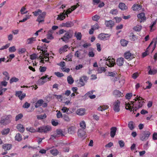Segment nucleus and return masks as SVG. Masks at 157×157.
<instances>
[{
    "label": "nucleus",
    "mask_w": 157,
    "mask_h": 157,
    "mask_svg": "<svg viewBox=\"0 0 157 157\" xmlns=\"http://www.w3.org/2000/svg\"><path fill=\"white\" fill-rule=\"evenodd\" d=\"M143 98L140 96H137L133 100L130 102H126L125 109L131 112L136 111L137 109L142 107L143 105L144 101Z\"/></svg>",
    "instance_id": "nucleus-1"
},
{
    "label": "nucleus",
    "mask_w": 157,
    "mask_h": 157,
    "mask_svg": "<svg viewBox=\"0 0 157 157\" xmlns=\"http://www.w3.org/2000/svg\"><path fill=\"white\" fill-rule=\"evenodd\" d=\"M52 130L51 127L48 125L43 126L37 128V132L40 133H47Z\"/></svg>",
    "instance_id": "nucleus-2"
},
{
    "label": "nucleus",
    "mask_w": 157,
    "mask_h": 157,
    "mask_svg": "<svg viewBox=\"0 0 157 157\" xmlns=\"http://www.w3.org/2000/svg\"><path fill=\"white\" fill-rule=\"evenodd\" d=\"M73 34V32L72 30H69L67 31L64 36L61 38L63 41L66 43L68 42L69 39L71 38Z\"/></svg>",
    "instance_id": "nucleus-3"
},
{
    "label": "nucleus",
    "mask_w": 157,
    "mask_h": 157,
    "mask_svg": "<svg viewBox=\"0 0 157 157\" xmlns=\"http://www.w3.org/2000/svg\"><path fill=\"white\" fill-rule=\"evenodd\" d=\"M150 134L151 133L149 131H144L140 135V139L143 141H146L148 139Z\"/></svg>",
    "instance_id": "nucleus-4"
},
{
    "label": "nucleus",
    "mask_w": 157,
    "mask_h": 157,
    "mask_svg": "<svg viewBox=\"0 0 157 157\" xmlns=\"http://www.w3.org/2000/svg\"><path fill=\"white\" fill-rule=\"evenodd\" d=\"M63 136L62 130L61 129H57L56 130V133L51 136L50 139L53 140L58 137Z\"/></svg>",
    "instance_id": "nucleus-5"
},
{
    "label": "nucleus",
    "mask_w": 157,
    "mask_h": 157,
    "mask_svg": "<svg viewBox=\"0 0 157 157\" xmlns=\"http://www.w3.org/2000/svg\"><path fill=\"white\" fill-rule=\"evenodd\" d=\"M46 13L45 12H42L40 14L36 19V21L39 22V23L44 22V19L46 15Z\"/></svg>",
    "instance_id": "nucleus-6"
},
{
    "label": "nucleus",
    "mask_w": 157,
    "mask_h": 157,
    "mask_svg": "<svg viewBox=\"0 0 157 157\" xmlns=\"http://www.w3.org/2000/svg\"><path fill=\"white\" fill-rule=\"evenodd\" d=\"M110 36V35L109 34L101 33L98 36V38L100 40H105L109 39Z\"/></svg>",
    "instance_id": "nucleus-7"
},
{
    "label": "nucleus",
    "mask_w": 157,
    "mask_h": 157,
    "mask_svg": "<svg viewBox=\"0 0 157 157\" xmlns=\"http://www.w3.org/2000/svg\"><path fill=\"white\" fill-rule=\"evenodd\" d=\"M109 57L106 60L107 62L106 63L107 65L109 67H112L115 64V60L113 58H109Z\"/></svg>",
    "instance_id": "nucleus-8"
},
{
    "label": "nucleus",
    "mask_w": 157,
    "mask_h": 157,
    "mask_svg": "<svg viewBox=\"0 0 157 157\" xmlns=\"http://www.w3.org/2000/svg\"><path fill=\"white\" fill-rule=\"evenodd\" d=\"M120 102L118 100L115 101L114 103L113 109L115 112H118L120 111Z\"/></svg>",
    "instance_id": "nucleus-9"
},
{
    "label": "nucleus",
    "mask_w": 157,
    "mask_h": 157,
    "mask_svg": "<svg viewBox=\"0 0 157 157\" xmlns=\"http://www.w3.org/2000/svg\"><path fill=\"white\" fill-rule=\"evenodd\" d=\"M76 113L79 116H83L86 113V109L83 108H79L77 109Z\"/></svg>",
    "instance_id": "nucleus-10"
},
{
    "label": "nucleus",
    "mask_w": 157,
    "mask_h": 157,
    "mask_svg": "<svg viewBox=\"0 0 157 157\" xmlns=\"http://www.w3.org/2000/svg\"><path fill=\"white\" fill-rule=\"evenodd\" d=\"M74 24L73 22L71 21H67L66 23H62L61 26L65 27L70 28L73 26Z\"/></svg>",
    "instance_id": "nucleus-11"
},
{
    "label": "nucleus",
    "mask_w": 157,
    "mask_h": 157,
    "mask_svg": "<svg viewBox=\"0 0 157 157\" xmlns=\"http://www.w3.org/2000/svg\"><path fill=\"white\" fill-rule=\"evenodd\" d=\"M65 10L63 13H61L57 16L56 19L58 20L63 21L65 18L66 15Z\"/></svg>",
    "instance_id": "nucleus-12"
},
{
    "label": "nucleus",
    "mask_w": 157,
    "mask_h": 157,
    "mask_svg": "<svg viewBox=\"0 0 157 157\" xmlns=\"http://www.w3.org/2000/svg\"><path fill=\"white\" fill-rule=\"evenodd\" d=\"M48 76L46 75L45 76H43L39 81V82L41 84H43L44 82L48 81V79L50 80V78H48Z\"/></svg>",
    "instance_id": "nucleus-13"
},
{
    "label": "nucleus",
    "mask_w": 157,
    "mask_h": 157,
    "mask_svg": "<svg viewBox=\"0 0 157 157\" xmlns=\"http://www.w3.org/2000/svg\"><path fill=\"white\" fill-rule=\"evenodd\" d=\"M79 6V5L77 3L76 5L73 6L71 7L72 9V10H71V9L70 8L68 9L66 11H65V13H66L65 15H67V17H68V15L71 13L72 10H73L76 9V8Z\"/></svg>",
    "instance_id": "nucleus-14"
},
{
    "label": "nucleus",
    "mask_w": 157,
    "mask_h": 157,
    "mask_svg": "<svg viewBox=\"0 0 157 157\" xmlns=\"http://www.w3.org/2000/svg\"><path fill=\"white\" fill-rule=\"evenodd\" d=\"M138 18L141 20L140 22L141 23L143 21H144L146 19V17L145 16V13H141L137 15Z\"/></svg>",
    "instance_id": "nucleus-15"
},
{
    "label": "nucleus",
    "mask_w": 157,
    "mask_h": 157,
    "mask_svg": "<svg viewBox=\"0 0 157 157\" xmlns=\"http://www.w3.org/2000/svg\"><path fill=\"white\" fill-rule=\"evenodd\" d=\"M142 8L141 5L138 4H134L132 6V9L134 11H139Z\"/></svg>",
    "instance_id": "nucleus-16"
},
{
    "label": "nucleus",
    "mask_w": 157,
    "mask_h": 157,
    "mask_svg": "<svg viewBox=\"0 0 157 157\" xmlns=\"http://www.w3.org/2000/svg\"><path fill=\"white\" fill-rule=\"evenodd\" d=\"M36 40V37H32L27 39L26 40V43L27 44H31Z\"/></svg>",
    "instance_id": "nucleus-17"
},
{
    "label": "nucleus",
    "mask_w": 157,
    "mask_h": 157,
    "mask_svg": "<svg viewBox=\"0 0 157 157\" xmlns=\"http://www.w3.org/2000/svg\"><path fill=\"white\" fill-rule=\"evenodd\" d=\"M84 130L82 129H80L78 130V135L79 137H82L85 136L86 132Z\"/></svg>",
    "instance_id": "nucleus-18"
},
{
    "label": "nucleus",
    "mask_w": 157,
    "mask_h": 157,
    "mask_svg": "<svg viewBox=\"0 0 157 157\" xmlns=\"http://www.w3.org/2000/svg\"><path fill=\"white\" fill-rule=\"evenodd\" d=\"M124 59L123 58L120 57L118 58L116 61L117 64L119 66L123 65L124 63Z\"/></svg>",
    "instance_id": "nucleus-19"
},
{
    "label": "nucleus",
    "mask_w": 157,
    "mask_h": 157,
    "mask_svg": "<svg viewBox=\"0 0 157 157\" xmlns=\"http://www.w3.org/2000/svg\"><path fill=\"white\" fill-rule=\"evenodd\" d=\"M105 25L108 27L112 28L114 25V23L113 21L110 20L109 21H106L105 23Z\"/></svg>",
    "instance_id": "nucleus-20"
},
{
    "label": "nucleus",
    "mask_w": 157,
    "mask_h": 157,
    "mask_svg": "<svg viewBox=\"0 0 157 157\" xmlns=\"http://www.w3.org/2000/svg\"><path fill=\"white\" fill-rule=\"evenodd\" d=\"M117 129L116 127H112L110 129V136L113 138L115 135Z\"/></svg>",
    "instance_id": "nucleus-21"
},
{
    "label": "nucleus",
    "mask_w": 157,
    "mask_h": 157,
    "mask_svg": "<svg viewBox=\"0 0 157 157\" xmlns=\"http://www.w3.org/2000/svg\"><path fill=\"white\" fill-rule=\"evenodd\" d=\"M68 49V46L67 45H65L59 49V52L60 54L62 53L67 51Z\"/></svg>",
    "instance_id": "nucleus-22"
},
{
    "label": "nucleus",
    "mask_w": 157,
    "mask_h": 157,
    "mask_svg": "<svg viewBox=\"0 0 157 157\" xmlns=\"http://www.w3.org/2000/svg\"><path fill=\"white\" fill-rule=\"evenodd\" d=\"M113 95L116 97H120L122 96L123 94L120 91L118 90H114L113 92Z\"/></svg>",
    "instance_id": "nucleus-23"
},
{
    "label": "nucleus",
    "mask_w": 157,
    "mask_h": 157,
    "mask_svg": "<svg viewBox=\"0 0 157 157\" xmlns=\"http://www.w3.org/2000/svg\"><path fill=\"white\" fill-rule=\"evenodd\" d=\"M12 147V145L10 144H6L2 145V148L5 151L9 150Z\"/></svg>",
    "instance_id": "nucleus-24"
},
{
    "label": "nucleus",
    "mask_w": 157,
    "mask_h": 157,
    "mask_svg": "<svg viewBox=\"0 0 157 157\" xmlns=\"http://www.w3.org/2000/svg\"><path fill=\"white\" fill-rule=\"evenodd\" d=\"M76 128L74 126H71L68 129V132L70 134H74L75 132Z\"/></svg>",
    "instance_id": "nucleus-25"
},
{
    "label": "nucleus",
    "mask_w": 157,
    "mask_h": 157,
    "mask_svg": "<svg viewBox=\"0 0 157 157\" xmlns=\"http://www.w3.org/2000/svg\"><path fill=\"white\" fill-rule=\"evenodd\" d=\"M40 59H41L40 62L41 63H44V61L47 62L49 60V58L48 56H40L39 57Z\"/></svg>",
    "instance_id": "nucleus-26"
},
{
    "label": "nucleus",
    "mask_w": 157,
    "mask_h": 157,
    "mask_svg": "<svg viewBox=\"0 0 157 157\" xmlns=\"http://www.w3.org/2000/svg\"><path fill=\"white\" fill-rule=\"evenodd\" d=\"M128 126L130 130H132L135 128V124L133 121H130L128 123Z\"/></svg>",
    "instance_id": "nucleus-27"
},
{
    "label": "nucleus",
    "mask_w": 157,
    "mask_h": 157,
    "mask_svg": "<svg viewBox=\"0 0 157 157\" xmlns=\"http://www.w3.org/2000/svg\"><path fill=\"white\" fill-rule=\"evenodd\" d=\"M44 101L42 99H40L38 100L35 103V107L37 108L41 106L42 104L43 103Z\"/></svg>",
    "instance_id": "nucleus-28"
},
{
    "label": "nucleus",
    "mask_w": 157,
    "mask_h": 157,
    "mask_svg": "<svg viewBox=\"0 0 157 157\" xmlns=\"http://www.w3.org/2000/svg\"><path fill=\"white\" fill-rule=\"evenodd\" d=\"M75 56L80 59L83 58V54L81 53L79 51H77L75 52Z\"/></svg>",
    "instance_id": "nucleus-29"
},
{
    "label": "nucleus",
    "mask_w": 157,
    "mask_h": 157,
    "mask_svg": "<svg viewBox=\"0 0 157 157\" xmlns=\"http://www.w3.org/2000/svg\"><path fill=\"white\" fill-rule=\"evenodd\" d=\"M17 128L21 132H23L25 130L23 126L21 124H18L17 126Z\"/></svg>",
    "instance_id": "nucleus-30"
},
{
    "label": "nucleus",
    "mask_w": 157,
    "mask_h": 157,
    "mask_svg": "<svg viewBox=\"0 0 157 157\" xmlns=\"http://www.w3.org/2000/svg\"><path fill=\"white\" fill-rule=\"evenodd\" d=\"M125 58L126 59H131L133 58L130 52H127L124 54Z\"/></svg>",
    "instance_id": "nucleus-31"
},
{
    "label": "nucleus",
    "mask_w": 157,
    "mask_h": 157,
    "mask_svg": "<svg viewBox=\"0 0 157 157\" xmlns=\"http://www.w3.org/2000/svg\"><path fill=\"white\" fill-rule=\"evenodd\" d=\"M119 7L122 10H125L127 9V7L123 3H120L119 5Z\"/></svg>",
    "instance_id": "nucleus-32"
},
{
    "label": "nucleus",
    "mask_w": 157,
    "mask_h": 157,
    "mask_svg": "<svg viewBox=\"0 0 157 157\" xmlns=\"http://www.w3.org/2000/svg\"><path fill=\"white\" fill-rule=\"evenodd\" d=\"M26 129L27 131L32 133L37 132V129L36 130L33 127H27Z\"/></svg>",
    "instance_id": "nucleus-33"
},
{
    "label": "nucleus",
    "mask_w": 157,
    "mask_h": 157,
    "mask_svg": "<svg viewBox=\"0 0 157 157\" xmlns=\"http://www.w3.org/2000/svg\"><path fill=\"white\" fill-rule=\"evenodd\" d=\"M75 36L76 37L77 40H80L82 37V34L80 32H75Z\"/></svg>",
    "instance_id": "nucleus-34"
},
{
    "label": "nucleus",
    "mask_w": 157,
    "mask_h": 157,
    "mask_svg": "<svg viewBox=\"0 0 157 157\" xmlns=\"http://www.w3.org/2000/svg\"><path fill=\"white\" fill-rule=\"evenodd\" d=\"M154 42V41H152L151 43H150V45H149L148 47L147 48V50L146 51L143 52L142 54V56H143V57H145V56H146L148 54V49H149V47L150 46L153 44V43Z\"/></svg>",
    "instance_id": "nucleus-35"
},
{
    "label": "nucleus",
    "mask_w": 157,
    "mask_h": 157,
    "mask_svg": "<svg viewBox=\"0 0 157 157\" xmlns=\"http://www.w3.org/2000/svg\"><path fill=\"white\" fill-rule=\"evenodd\" d=\"M67 81L68 83L70 84H72L74 82V80L71 75L68 76L67 78Z\"/></svg>",
    "instance_id": "nucleus-36"
},
{
    "label": "nucleus",
    "mask_w": 157,
    "mask_h": 157,
    "mask_svg": "<svg viewBox=\"0 0 157 157\" xmlns=\"http://www.w3.org/2000/svg\"><path fill=\"white\" fill-rule=\"evenodd\" d=\"M11 117V116L10 115H8L6 116H5L4 117V119L5 120V121L6 123L7 124L10 123V119Z\"/></svg>",
    "instance_id": "nucleus-37"
},
{
    "label": "nucleus",
    "mask_w": 157,
    "mask_h": 157,
    "mask_svg": "<svg viewBox=\"0 0 157 157\" xmlns=\"http://www.w3.org/2000/svg\"><path fill=\"white\" fill-rule=\"evenodd\" d=\"M50 152L53 155H57L59 153L58 151L56 148H53L50 151Z\"/></svg>",
    "instance_id": "nucleus-38"
},
{
    "label": "nucleus",
    "mask_w": 157,
    "mask_h": 157,
    "mask_svg": "<svg viewBox=\"0 0 157 157\" xmlns=\"http://www.w3.org/2000/svg\"><path fill=\"white\" fill-rule=\"evenodd\" d=\"M80 127L81 129H85L86 128V124L84 121H81L80 123Z\"/></svg>",
    "instance_id": "nucleus-39"
},
{
    "label": "nucleus",
    "mask_w": 157,
    "mask_h": 157,
    "mask_svg": "<svg viewBox=\"0 0 157 157\" xmlns=\"http://www.w3.org/2000/svg\"><path fill=\"white\" fill-rule=\"evenodd\" d=\"M42 11L40 9H38L34 12H33L32 13L34 16H37L40 14V13H42Z\"/></svg>",
    "instance_id": "nucleus-40"
},
{
    "label": "nucleus",
    "mask_w": 157,
    "mask_h": 157,
    "mask_svg": "<svg viewBox=\"0 0 157 157\" xmlns=\"http://www.w3.org/2000/svg\"><path fill=\"white\" fill-rule=\"evenodd\" d=\"M15 140L18 141H20L22 140L21 135L19 133L16 134L15 136Z\"/></svg>",
    "instance_id": "nucleus-41"
},
{
    "label": "nucleus",
    "mask_w": 157,
    "mask_h": 157,
    "mask_svg": "<svg viewBox=\"0 0 157 157\" xmlns=\"http://www.w3.org/2000/svg\"><path fill=\"white\" fill-rule=\"evenodd\" d=\"M118 13V10L117 9H111L109 12V13L110 14L114 15H117Z\"/></svg>",
    "instance_id": "nucleus-42"
},
{
    "label": "nucleus",
    "mask_w": 157,
    "mask_h": 157,
    "mask_svg": "<svg viewBox=\"0 0 157 157\" xmlns=\"http://www.w3.org/2000/svg\"><path fill=\"white\" fill-rule=\"evenodd\" d=\"M120 42L122 46H125L127 45L128 41L124 39H122L121 40Z\"/></svg>",
    "instance_id": "nucleus-43"
},
{
    "label": "nucleus",
    "mask_w": 157,
    "mask_h": 157,
    "mask_svg": "<svg viewBox=\"0 0 157 157\" xmlns=\"http://www.w3.org/2000/svg\"><path fill=\"white\" fill-rule=\"evenodd\" d=\"M10 131V129L9 128L4 129L2 131L1 133L3 135H7L9 133Z\"/></svg>",
    "instance_id": "nucleus-44"
},
{
    "label": "nucleus",
    "mask_w": 157,
    "mask_h": 157,
    "mask_svg": "<svg viewBox=\"0 0 157 157\" xmlns=\"http://www.w3.org/2000/svg\"><path fill=\"white\" fill-rule=\"evenodd\" d=\"M157 73V69H150L148 71V74L150 75H153Z\"/></svg>",
    "instance_id": "nucleus-45"
},
{
    "label": "nucleus",
    "mask_w": 157,
    "mask_h": 157,
    "mask_svg": "<svg viewBox=\"0 0 157 157\" xmlns=\"http://www.w3.org/2000/svg\"><path fill=\"white\" fill-rule=\"evenodd\" d=\"M2 74L3 75L5 76V77L4 78L6 80H8L10 78V77L7 72L6 71H4Z\"/></svg>",
    "instance_id": "nucleus-46"
},
{
    "label": "nucleus",
    "mask_w": 157,
    "mask_h": 157,
    "mask_svg": "<svg viewBox=\"0 0 157 157\" xmlns=\"http://www.w3.org/2000/svg\"><path fill=\"white\" fill-rule=\"evenodd\" d=\"M19 80L18 78L15 77H12L10 81V83H11L13 82H16L18 81Z\"/></svg>",
    "instance_id": "nucleus-47"
},
{
    "label": "nucleus",
    "mask_w": 157,
    "mask_h": 157,
    "mask_svg": "<svg viewBox=\"0 0 157 157\" xmlns=\"http://www.w3.org/2000/svg\"><path fill=\"white\" fill-rule=\"evenodd\" d=\"M98 73H101L105 71V68L104 67H98L97 70Z\"/></svg>",
    "instance_id": "nucleus-48"
},
{
    "label": "nucleus",
    "mask_w": 157,
    "mask_h": 157,
    "mask_svg": "<svg viewBox=\"0 0 157 157\" xmlns=\"http://www.w3.org/2000/svg\"><path fill=\"white\" fill-rule=\"evenodd\" d=\"M46 117V115L44 114L37 116V118L38 119L41 120L45 118Z\"/></svg>",
    "instance_id": "nucleus-49"
},
{
    "label": "nucleus",
    "mask_w": 157,
    "mask_h": 157,
    "mask_svg": "<svg viewBox=\"0 0 157 157\" xmlns=\"http://www.w3.org/2000/svg\"><path fill=\"white\" fill-rule=\"evenodd\" d=\"M140 73L138 72L134 73L132 75V78L134 79H136L139 76Z\"/></svg>",
    "instance_id": "nucleus-50"
},
{
    "label": "nucleus",
    "mask_w": 157,
    "mask_h": 157,
    "mask_svg": "<svg viewBox=\"0 0 157 157\" xmlns=\"http://www.w3.org/2000/svg\"><path fill=\"white\" fill-rule=\"evenodd\" d=\"M72 54L71 53H70L66 56V58L65 60L67 61H71L72 60Z\"/></svg>",
    "instance_id": "nucleus-51"
},
{
    "label": "nucleus",
    "mask_w": 157,
    "mask_h": 157,
    "mask_svg": "<svg viewBox=\"0 0 157 157\" xmlns=\"http://www.w3.org/2000/svg\"><path fill=\"white\" fill-rule=\"evenodd\" d=\"M63 119L64 120L67 122H69L71 120V119L67 115H64L63 116Z\"/></svg>",
    "instance_id": "nucleus-52"
},
{
    "label": "nucleus",
    "mask_w": 157,
    "mask_h": 157,
    "mask_svg": "<svg viewBox=\"0 0 157 157\" xmlns=\"http://www.w3.org/2000/svg\"><path fill=\"white\" fill-rule=\"evenodd\" d=\"M118 143L121 148L123 147L125 145L124 142L122 140H120L118 141Z\"/></svg>",
    "instance_id": "nucleus-53"
},
{
    "label": "nucleus",
    "mask_w": 157,
    "mask_h": 157,
    "mask_svg": "<svg viewBox=\"0 0 157 157\" xmlns=\"http://www.w3.org/2000/svg\"><path fill=\"white\" fill-rule=\"evenodd\" d=\"M141 28L142 27L141 26L138 25L134 27L133 28V29L136 31H139L141 30Z\"/></svg>",
    "instance_id": "nucleus-54"
},
{
    "label": "nucleus",
    "mask_w": 157,
    "mask_h": 157,
    "mask_svg": "<svg viewBox=\"0 0 157 157\" xmlns=\"http://www.w3.org/2000/svg\"><path fill=\"white\" fill-rule=\"evenodd\" d=\"M37 55L35 53H33L30 56V59L32 60H34L37 58Z\"/></svg>",
    "instance_id": "nucleus-55"
},
{
    "label": "nucleus",
    "mask_w": 157,
    "mask_h": 157,
    "mask_svg": "<svg viewBox=\"0 0 157 157\" xmlns=\"http://www.w3.org/2000/svg\"><path fill=\"white\" fill-rule=\"evenodd\" d=\"M23 115L21 114L20 113L17 115L15 117V120L16 121H18L20 119H21L23 117Z\"/></svg>",
    "instance_id": "nucleus-56"
},
{
    "label": "nucleus",
    "mask_w": 157,
    "mask_h": 157,
    "mask_svg": "<svg viewBox=\"0 0 157 157\" xmlns=\"http://www.w3.org/2000/svg\"><path fill=\"white\" fill-rule=\"evenodd\" d=\"M61 110L63 113L66 112L67 114H69V113H68V112L69 110V109L67 108L66 107H63L61 109Z\"/></svg>",
    "instance_id": "nucleus-57"
},
{
    "label": "nucleus",
    "mask_w": 157,
    "mask_h": 157,
    "mask_svg": "<svg viewBox=\"0 0 157 157\" xmlns=\"http://www.w3.org/2000/svg\"><path fill=\"white\" fill-rule=\"evenodd\" d=\"M55 74L58 77H61L63 76V75L62 73L59 72H55Z\"/></svg>",
    "instance_id": "nucleus-58"
},
{
    "label": "nucleus",
    "mask_w": 157,
    "mask_h": 157,
    "mask_svg": "<svg viewBox=\"0 0 157 157\" xmlns=\"http://www.w3.org/2000/svg\"><path fill=\"white\" fill-rule=\"evenodd\" d=\"M146 83L148 84V86H146L145 89H149L151 88L152 85L151 82L149 81H147Z\"/></svg>",
    "instance_id": "nucleus-59"
},
{
    "label": "nucleus",
    "mask_w": 157,
    "mask_h": 157,
    "mask_svg": "<svg viewBox=\"0 0 157 157\" xmlns=\"http://www.w3.org/2000/svg\"><path fill=\"white\" fill-rule=\"evenodd\" d=\"M9 50L10 52H14L16 51V49L15 48V47L14 46H13L12 47L9 48Z\"/></svg>",
    "instance_id": "nucleus-60"
},
{
    "label": "nucleus",
    "mask_w": 157,
    "mask_h": 157,
    "mask_svg": "<svg viewBox=\"0 0 157 157\" xmlns=\"http://www.w3.org/2000/svg\"><path fill=\"white\" fill-rule=\"evenodd\" d=\"M99 18V16H98L97 15H95L92 17V19L93 20L97 21L98 20Z\"/></svg>",
    "instance_id": "nucleus-61"
},
{
    "label": "nucleus",
    "mask_w": 157,
    "mask_h": 157,
    "mask_svg": "<svg viewBox=\"0 0 157 157\" xmlns=\"http://www.w3.org/2000/svg\"><path fill=\"white\" fill-rule=\"evenodd\" d=\"M119 82L120 83V86H121L123 85L124 83V80L123 78H121L120 79Z\"/></svg>",
    "instance_id": "nucleus-62"
},
{
    "label": "nucleus",
    "mask_w": 157,
    "mask_h": 157,
    "mask_svg": "<svg viewBox=\"0 0 157 157\" xmlns=\"http://www.w3.org/2000/svg\"><path fill=\"white\" fill-rule=\"evenodd\" d=\"M79 84H80L79 86H83L85 85L84 81L81 78L79 80Z\"/></svg>",
    "instance_id": "nucleus-63"
},
{
    "label": "nucleus",
    "mask_w": 157,
    "mask_h": 157,
    "mask_svg": "<svg viewBox=\"0 0 157 157\" xmlns=\"http://www.w3.org/2000/svg\"><path fill=\"white\" fill-rule=\"evenodd\" d=\"M94 53L92 51H90L88 53V56L89 57H94Z\"/></svg>",
    "instance_id": "nucleus-64"
}]
</instances>
